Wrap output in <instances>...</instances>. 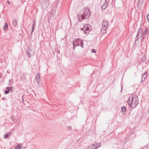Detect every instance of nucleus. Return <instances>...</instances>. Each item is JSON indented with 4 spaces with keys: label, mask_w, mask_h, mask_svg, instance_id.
Wrapping results in <instances>:
<instances>
[{
    "label": "nucleus",
    "mask_w": 149,
    "mask_h": 149,
    "mask_svg": "<svg viewBox=\"0 0 149 149\" xmlns=\"http://www.w3.org/2000/svg\"><path fill=\"white\" fill-rule=\"evenodd\" d=\"M147 72L146 71L142 75L141 80V82H143L145 80L146 78L147 77Z\"/></svg>",
    "instance_id": "nucleus-8"
},
{
    "label": "nucleus",
    "mask_w": 149,
    "mask_h": 149,
    "mask_svg": "<svg viewBox=\"0 0 149 149\" xmlns=\"http://www.w3.org/2000/svg\"><path fill=\"white\" fill-rule=\"evenodd\" d=\"M6 99L5 98V97H2V99L3 100H4V99Z\"/></svg>",
    "instance_id": "nucleus-38"
},
{
    "label": "nucleus",
    "mask_w": 149,
    "mask_h": 149,
    "mask_svg": "<svg viewBox=\"0 0 149 149\" xmlns=\"http://www.w3.org/2000/svg\"><path fill=\"white\" fill-rule=\"evenodd\" d=\"M8 27V25L7 24V23H6L3 26V29L4 30H6Z\"/></svg>",
    "instance_id": "nucleus-17"
},
{
    "label": "nucleus",
    "mask_w": 149,
    "mask_h": 149,
    "mask_svg": "<svg viewBox=\"0 0 149 149\" xmlns=\"http://www.w3.org/2000/svg\"><path fill=\"white\" fill-rule=\"evenodd\" d=\"M108 6V2L105 1L104 3L102 5V10H104Z\"/></svg>",
    "instance_id": "nucleus-10"
},
{
    "label": "nucleus",
    "mask_w": 149,
    "mask_h": 149,
    "mask_svg": "<svg viewBox=\"0 0 149 149\" xmlns=\"http://www.w3.org/2000/svg\"><path fill=\"white\" fill-rule=\"evenodd\" d=\"M144 0H139L138 3L141 4H142Z\"/></svg>",
    "instance_id": "nucleus-23"
},
{
    "label": "nucleus",
    "mask_w": 149,
    "mask_h": 149,
    "mask_svg": "<svg viewBox=\"0 0 149 149\" xmlns=\"http://www.w3.org/2000/svg\"><path fill=\"white\" fill-rule=\"evenodd\" d=\"M49 0H42L41 4L42 8H46L49 4Z\"/></svg>",
    "instance_id": "nucleus-4"
},
{
    "label": "nucleus",
    "mask_w": 149,
    "mask_h": 149,
    "mask_svg": "<svg viewBox=\"0 0 149 149\" xmlns=\"http://www.w3.org/2000/svg\"><path fill=\"white\" fill-rule=\"evenodd\" d=\"M142 149H148V147L146 146H145L142 148Z\"/></svg>",
    "instance_id": "nucleus-27"
},
{
    "label": "nucleus",
    "mask_w": 149,
    "mask_h": 149,
    "mask_svg": "<svg viewBox=\"0 0 149 149\" xmlns=\"http://www.w3.org/2000/svg\"><path fill=\"white\" fill-rule=\"evenodd\" d=\"M83 45H82H82H81V47H82V48H83Z\"/></svg>",
    "instance_id": "nucleus-39"
},
{
    "label": "nucleus",
    "mask_w": 149,
    "mask_h": 149,
    "mask_svg": "<svg viewBox=\"0 0 149 149\" xmlns=\"http://www.w3.org/2000/svg\"><path fill=\"white\" fill-rule=\"evenodd\" d=\"M11 85H10V86Z\"/></svg>",
    "instance_id": "nucleus-44"
},
{
    "label": "nucleus",
    "mask_w": 149,
    "mask_h": 149,
    "mask_svg": "<svg viewBox=\"0 0 149 149\" xmlns=\"http://www.w3.org/2000/svg\"><path fill=\"white\" fill-rule=\"evenodd\" d=\"M101 146L100 143H96L88 147V149H96L100 146Z\"/></svg>",
    "instance_id": "nucleus-3"
},
{
    "label": "nucleus",
    "mask_w": 149,
    "mask_h": 149,
    "mask_svg": "<svg viewBox=\"0 0 149 149\" xmlns=\"http://www.w3.org/2000/svg\"><path fill=\"white\" fill-rule=\"evenodd\" d=\"M121 110L122 113H123L124 114H125L126 110V107L125 106L122 107L121 108Z\"/></svg>",
    "instance_id": "nucleus-15"
},
{
    "label": "nucleus",
    "mask_w": 149,
    "mask_h": 149,
    "mask_svg": "<svg viewBox=\"0 0 149 149\" xmlns=\"http://www.w3.org/2000/svg\"><path fill=\"white\" fill-rule=\"evenodd\" d=\"M81 30H84V28H81Z\"/></svg>",
    "instance_id": "nucleus-40"
},
{
    "label": "nucleus",
    "mask_w": 149,
    "mask_h": 149,
    "mask_svg": "<svg viewBox=\"0 0 149 149\" xmlns=\"http://www.w3.org/2000/svg\"><path fill=\"white\" fill-rule=\"evenodd\" d=\"M18 145H19V149H20V148H22V146H21L19 144Z\"/></svg>",
    "instance_id": "nucleus-33"
},
{
    "label": "nucleus",
    "mask_w": 149,
    "mask_h": 149,
    "mask_svg": "<svg viewBox=\"0 0 149 149\" xmlns=\"http://www.w3.org/2000/svg\"><path fill=\"white\" fill-rule=\"evenodd\" d=\"M19 145H17L15 148V149H19Z\"/></svg>",
    "instance_id": "nucleus-29"
},
{
    "label": "nucleus",
    "mask_w": 149,
    "mask_h": 149,
    "mask_svg": "<svg viewBox=\"0 0 149 149\" xmlns=\"http://www.w3.org/2000/svg\"><path fill=\"white\" fill-rule=\"evenodd\" d=\"M102 27L104 28L107 29L108 26V22L106 19L103 20L102 23Z\"/></svg>",
    "instance_id": "nucleus-6"
},
{
    "label": "nucleus",
    "mask_w": 149,
    "mask_h": 149,
    "mask_svg": "<svg viewBox=\"0 0 149 149\" xmlns=\"http://www.w3.org/2000/svg\"><path fill=\"white\" fill-rule=\"evenodd\" d=\"M92 52L94 53H95L96 52V50L94 49H92Z\"/></svg>",
    "instance_id": "nucleus-28"
},
{
    "label": "nucleus",
    "mask_w": 149,
    "mask_h": 149,
    "mask_svg": "<svg viewBox=\"0 0 149 149\" xmlns=\"http://www.w3.org/2000/svg\"><path fill=\"white\" fill-rule=\"evenodd\" d=\"M7 3H8V4H10V2H9V1H7Z\"/></svg>",
    "instance_id": "nucleus-35"
},
{
    "label": "nucleus",
    "mask_w": 149,
    "mask_h": 149,
    "mask_svg": "<svg viewBox=\"0 0 149 149\" xmlns=\"http://www.w3.org/2000/svg\"><path fill=\"white\" fill-rule=\"evenodd\" d=\"M35 24H33L32 26V31L31 32V34H32L35 28Z\"/></svg>",
    "instance_id": "nucleus-18"
},
{
    "label": "nucleus",
    "mask_w": 149,
    "mask_h": 149,
    "mask_svg": "<svg viewBox=\"0 0 149 149\" xmlns=\"http://www.w3.org/2000/svg\"><path fill=\"white\" fill-rule=\"evenodd\" d=\"M107 29L104 28L103 27H102V29H101V32L102 34H104L106 33V31Z\"/></svg>",
    "instance_id": "nucleus-11"
},
{
    "label": "nucleus",
    "mask_w": 149,
    "mask_h": 149,
    "mask_svg": "<svg viewBox=\"0 0 149 149\" xmlns=\"http://www.w3.org/2000/svg\"><path fill=\"white\" fill-rule=\"evenodd\" d=\"M33 24H36V22L35 21V19L33 21Z\"/></svg>",
    "instance_id": "nucleus-32"
},
{
    "label": "nucleus",
    "mask_w": 149,
    "mask_h": 149,
    "mask_svg": "<svg viewBox=\"0 0 149 149\" xmlns=\"http://www.w3.org/2000/svg\"><path fill=\"white\" fill-rule=\"evenodd\" d=\"M8 134L10 136L12 134V133L11 132H10L8 133Z\"/></svg>",
    "instance_id": "nucleus-30"
},
{
    "label": "nucleus",
    "mask_w": 149,
    "mask_h": 149,
    "mask_svg": "<svg viewBox=\"0 0 149 149\" xmlns=\"http://www.w3.org/2000/svg\"><path fill=\"white\" fill-rule=\"evenodd\" d=\"M80 41V39L79 38L75 39L73 42V45H75V46H79Z\"/></svg>",
    "instance_id": "nucleus-7"
},
{
    "label": "nucleus",
    "mask_w": 149,
    "mask_h": 149,
    "mask_svg": "<svg viewBox=\"0 0 149 149\" xmlns=\"http://www.w3.org/2000/svg\"><path fill=\"white\" fill-rule=\"evenodd\" d=\"M137 33L139 34H140V36H142V33H143V30L140 27L137 32Z\"/></svg>",
    "instance_id": "nucleus-12"
},
{
    "label": "nucleus",
    "mask_w": 149,
    "mask_h": 149,
    "mask_svg": "<svg viewBox=\"0 0 149 149\" xmlns=\"http://www.w3.org/2000/svg\"><path fill=\"white\" fill-rule=\"evenodd\" d=\"M40 73H37L36 77V80L38 85H39V81L40 80Z\"/></svg>",
    "instance_id": "nucleus-9"
},
{
    "label": "nucleus",
    "mask_w": 149,
    "mask_h": 149,
    "mask_svg": "<svg viewBox=\"0 0 149 149\" xmlns=\"http://www.w3.org/2000/svg\"><path fill=\"white\" fill-rule=\"evenodd\" d=\"M146 57L145 56H144L142 58V61L143 62L144 61L146 60Z\"/></svg>",
    "instance_id": "nucleus-25"
},
{
    "label": "nucleus",
    "mask_w": 149,
    "mask_h": 149,
    "mask_svg": "<svg viewBox=\"0 0 149 149\" xmlns=\"http://www.w3.org/2000/svg\"><path fill=\"white\" fill-rule=\"evenodd\" d=\"M9 136V135L8 134V133H6L4 135V138H5V139L7 138Z\"/></svg>",
    "instance_id": "nucleus-21"
},
{
    "label": "nucleus",
    "mask_w": 149,
    "mask_h": 149,
    "mask_svg": "<svg viewBox=\"0 0 149 149\" xmlns=\"http://www.w3.org/2000/svg\"><path fill=\"white\" fill-rule=\"evenodd\" d=\"M90 26V25H89L84 26L83 28H84V29H85L86 31H88L89 29V27Z\"/></svg>",
    "instance_id": "nucleus-14"
},
{
    "label": "nucleus",
    "mask_w": 149,
    "mask_h": 149,
    "mask_svg": "<svg viewBox=\"0 0 149 149\" xmlns=\"http://www.w3.org/2000/svg\"><path fill=\"white\" fill-rule=\"evenodd\" d=\"M56 11L55 10L52 9V15H55V12Z\"/></svg>",
    "instance_id": "nucleus-22"
},
{
    "label": "nucleus",
    "mask_w": 149,
    "mask_h": 149,
    "mask_svg": "<svg viewBox=\"0 0 149 149\" xmlns=\"http://www.w3.org/2000/svg\"><path fill=\"white\" fill-rule=\"evenodd\" d=\"M9 92V91L7 90H5L4 91V94H8Z\"/></svg>",
    "instance_id": "nucleus-24"
},
{
    "label": "nucleus",
    "mask_w": 149,
    "mask_h": 149,
    "mask_svg": "<svg viewBox=\"0 0 149 149\" xmlns=\"http://www.w3.org/2000/svg\"><path fill=\"white\" fill-rule=\"evenodd\" d=\"M139 34L137 33L136 36L135 38V43L136 41H137L139 40Z\"/></svg>",
    "instance_id": "nucleus-16"
},
{
    "label": "nucleus",
    "mask_w": 149,
    "mask_h": 149,
    "mask_svg": "<svg viewBox=\"0 0 149 149\" xmlns=\"http://www.w3.org/2000/svg\"><path fill=\"white\" fill-rule=\"evenodd\" d=\"M91 15L90 10L88 8H85L81 10L77 14L78 18L79 21L82 20L87 19Z\"/></svg>",
    "instance_id": "nucleus-1"
},
{
    "label": "nucleus",
    "mask_w": 149,
    "mask_h": 149,
    "mask_svg": "<svg viewBox=\"0 0 149 149\" xmlns=\"http://www.w3.org/2000/svg\"><path fill=\"white\" fill-rule=\"evenodd\" d=\"M23 96L22 97V99L24 101V99H23Z\"/></svg>",
    "instance_id": "nucleus-41"
},
{
    "label": "nucleus",
    "mask_w": 149,
    "mask_h": 149,
    "mask_svg": "<svg viewBox=\"0 0 149 149\" xmlns=\"http://www.w3.org/2000/svg\"><path fill=\"white\" fill-rule=\"evenodd\" d=\"M73 45V48L74 49H75V45Z\"/></svg>",
    "instance_id": "nucleus-36"
},
{
    "label": "nucleus",
    "mask_w": 149,
    "mask_h": 149,
    "mask_svg": "<svg viewBox=\"0 0 149 149\" xmlns=\"http://www.w3.org/2000/svg\"><path fill=\"white\" fill-rule=\"evenodd\" d=\"M138 97L136 96L133 97L132 95L129 97L127 102L129 106L132 108L136 107L138 104Z\"/></svg>",
    "instance_id": "nucleus-2"
},
{
    "label": "nucleus",
    "mask_w": 149,
    "mask_h": 149,
    "mask_svg": "<svg viewBox=\"0 0 149 149\" xmlns=\"http://www.w3.org/2000/svg\"><path fill=\"white\" fill-rule=\"evenodd\" d=\"M79 43H80V45H82V44L83 45V40H80V41Z\"/></svg>",
    "instance_id": "nucleus-26"
},
{
    "label": "nucleus",
    "mask_w": 149,
    "mask_h": 149,
    "mask_svg": "<svg viewBox=\"0 0 149 149\" xmlns=\"http://www.w3.org/2000/svg\"><path fill=\"white\" fill-rule=\"evenodd\" d=\"M149 31V29L146 28L144 31L143 32L142 36H140V37L142 38V40H143L145 38L147 33Z\"/></svg>",
    "instance_id": "nucleus-5"
},
{
    "label": "nucleus",
    "mask_w": 149,
    "mask_h": 149,
    "mask_svg": "<svg viewBox=\"0 0 149 149\" xmlns=\"http://www.w3.org/2000/svg\"><path fill=\"white\" fill-rule=\"evenodd\" d=\"M13 87H8L6 88V89H7L9 91H11V92H12V89Z\"/></svg>",
    "instance_id": "nucleus-19"
},
{
    "label": "nucleus",
    "mask_w": 149,
    "mask_h": 149,
    "mask_svg": "<svg viewBox=\"0 0 149 149\" xmlns=\"http://www.w3.org/2000/svg\"><path fill=\"white\" fill-rule=\"evenodd\" d=\"M11 80H9V82L11 81Z\"/></svg>",
    "instance_id": "nucleus-42"
},
{
    "label": "nucleus",
    "mask_w": 149,
    "mask_h": 149,
    "mask_svg": "<svg viewBox=\"0 0 149 149\" xmlns=\"http://www.w3.org/2000/svg\"><path fill=\"white\" fill-rule=\"evenodd\" d=\"M84 31L85 33V31Z\"/></svg>",
    "instance_id": "nucleus-43"
},
{
    "label": "nucleus",
    "mask_w": 149,
    "mask_h": 149,
    "mask_svg": "<svg viewBox=\"0 0 149 149\" xmlns=\"http://www.w3.org/2000/svg\"><path fill=\"white\" fill-rule=\"evenodd\" d=\"M11 118L13 121H14V119L13 117H11Z\"/></svg>",
    "instance_id": "nucleus-31"
},
{
    "label": "nucleus",
    "mask_w": 149,
    "mask_h": 149,
    "mask_svg": "<svg viewBox=\"0 0 149 149\" xmlns=\"http://www.w3.org/2000/svg\"><path fill=\"white\" fill-rule=\"evenodd\" d=\"M2 77V75L1 74H0V78H1Z\"/></svg>",
    "instance_id": "nucleus-37"
},
{
    "label": "nucleus",
    "mask_w": 149,
    "mask_h": 149,
    "mask_svg": "<svg viewBox=\"0 0 149 149\" xmlns=\"http://www.w3.org/2000/svg\"><path fill=\"white\" fill-rule=\"evenodd\" d=\"M69 129L70 130H71L72 129V127L71 126H69L68 127Z\"/></svg>",
    "instance_id": "nucleus-34"
},
{
    "label": "nucleus",
    "mask_w": 149,
    "mask_h": 149,
    "mask_svg": "<svg viewBox=\"0 0 149 149\" xmlns=\"http://www.w3.org/2000/svg\"><path fill=\"white\" fill-rule=\"evenodd\" d=\"M26 53L28 54V57H30L31 56V55L30 52V51L29 49L28 51L26 52Z\"/></svg>",
    "instance_id": "nucleus-20"
},
{
    "label": "nucleus",
    "mask_w": 149,
    "mask_h": 149,
    "mask_svg": "<svg viewBox=\"0 0 149 149\" xmlns=\"http://www.w3.org/2000/svg\"><path fill=\"white\" fill-rule=\"evenodd\" d=\"M12 23L14 26H16L17 25V20L15 19H14L13 20Z\"/></svg>",
    "instance_id": "nucleus-13"
}]
</instances>
